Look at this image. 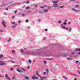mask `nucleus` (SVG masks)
<instances>
[{"instance_id":"obj_48","label":"nucleus","mask_w":80,"mask_h":80,"mask_svg":"<svg viewBox=\"0 0 80 80\" xmlns=\"http://www.w3.org/2000/svg\"><path fill=\"white\" fill-rule=\"evenodd\" d=\"M28 8H29V7H26V9H28Z\"/></svg>"},{"instance_id":"obj_26","label":"nucleus","mask_w":80,"mask_h":80,"mask_svg":"<svg viewBox=\"0 0 80 80\" xmlns=\"http://www.w3.org/2000/svg\"><path fill=\"white\" fill-rule=\"evenodd\" d=\"M7 78H8V80H11V79H10V78L9 77H8Z\"/></svg>"},{"instance_id":"obj_1","label":"nucleus","mask_w":80,"mask_h":80,"mask_svg":"<svg viewBox=\"0 0 80 80\" xmlns=\"http://www.w3.org/2000/svg\"><path fill=\"white\" fill-rule=\"evenodd\" d=\"M20 68H18V69H17V71L19 72V73H22L23 72V71L22 70H20Z\"/></svg>"},{"instance_id":"obj_16","label":"nucleus","mask_w":80,"mask_h":80,"mask_svg":"<svg viewBox=\"0 0 80 80\" xmlns=\"http://www.w3.org/2000/svg\"><path fill=\"white\" fill-rule=\"evenodd\" d=\"M63 78L65 79V80H67V78H66L64 76H62Z\"/></svg>"},{"instance_id":"obj_57","label":"nucleus","mask_w":80,"mask_h":80,"mask_svg":"<svg viewBox=\"0 0 80 80\" xmlns=\"http://www.w3.org/2000/svg\"><path fill=\"white\" fill-rule=\"evenodd\" d=\"M30 3V2H26V3Z\"/></svg>"},{"instance_id":"obj_40","label":"nucleus","mask_w":80,"mask_h":80,"mask_svg":"<svg viewBox=\"0 0 80 80\" xmlns=\"http://www.w3.org/2000/svg\"><path fill=\"white\" fill-rule=\"evenodd\" d=\"M70 1H72V2H74V1H75L76 0H70Z\"/></svg>"},{"instance_id":"obj_5","label":"nucleus","mask_w":80,"mask_h":80,"mask_svg":"<svg viewBox=\"0 0 80 80\" xmlns=\"http://www.w3.org/2000/svg\"><path fill=\"white\" fill-rule=\"evenodd\" d=\"M46 72H47V74H48V73H49V70H48V69L46 68Z\"/></svg>"},{"instance_id":"obj_43","label":"nucleus","mask_w":80,"mask_h":80,"mask_svg":"<svg viewBox=\"0 0 80 80\" xmlns=\"http://www.w3.org/2000/svg\"><path fill=\"white\" fill-rule=\"evenodd\" d=\"M17 11H14V13H17Z\"/></svg>"},{"instance_id":"obj_58","label":"nucleus","mask_w":80,"mask_h":80,"mask_svg":"<svg viewBox=\"0 0 80 80\" xmlns=\"http://www.w3.org/2000/svg\"><path fill=\"white\" fill-rule=\"evenodd\" d=\"M28 69H30V67H28Z\"/></svg>"},{"instance_id":"obj_53","label":"nucleus","mask_w":80,"mask_h":80,"mask_svg":"<svg viewBox=\"0 0 80 80\" xmlns=\"http://www.w3.org/2000/svg\"><path fill=\"white\" fill-rule=\"evenodd\" d=\"M78 73H79V74L80 75V71H78Z\"/></svg>"},{"instance_id":"obj_60","label":"nucleus","mask_w":80,"mask_h":80,"mask_svg":"<svg viewBox=\"0 0 80 80\" xmlns=\"http://www.w3.org/2000/svg\"><path fill=\"white\" fill-rule=\"evenodd\" d=\"M12 78H13V79L15 78V77H12Z\"/></svg>"},{"instance_id":"obj_13","label":"nucleus","mask_w":80,"mask_h":80,"mask_svg":"<svg viewBox=\"0 0 80 80\" xmlns=\"http://www.w3.org/2000/svg\"><path fill=\"white\" fill-rule=\"evenodd\" d=\"M12 52L13 53H15V50H12Z\"/></svg>"},{"instance_id":"obj_23","label":"nucleus","mask_w":80,"mask_h":80,"mask_svg":"<svg viewBox=\"0 0 80 80\" xmlns=\"http://www.w3.org/2000/svg\"><path fill=\"white\" fill-rule=\"evenodd\" d=\"M21 52L22 53H23V49H21Z\"/></svg>"},{"instance_id":"obj_47","label":"nucleus","mask_w":80,"mask_h":80,"mask_svg":"<svg viewBox=\"0 0 80 80\" xmlns=\"http://www.w3.org/2000/svg\"><path fill=\"white\" fill-rule=\"evenodd\" d=\"M18 23H21V21H19Z\"/></svg>"},{"instance_id":"obj_15","label":"nucleus","mask_w":80,"mask_h":80,"mask_svg":"<svg viewBox=\"0 0 80 80\" xmlns=\"http://www.w3.org/2000/svg\"><path fill=\"white\" fill-rule=\"evenodd\" d=\"M11 40H12V39L11 38H10L8 40V42H10V41H11Z\"/></svg>"},{"instance_id":"obj_24","label":"nucleus","mask_w":80,"mask_h":80,"mask_svg":"<svg viewBox=\"0 0 80 80\" xmlns=\"http://www.w3.org/2000/svg\"><path fill=\"white\" fill-rule=\"evenodd\" d=\"M5 77L7 78L8 77V76L7 75V74H6L5 75Z\"/></svg>"},{"instance_id":"obj_17","label":"nucleus","mask_w":80,"mask_h":80,"mask_svg":"<svg viewBox=\"0 0 80 80\" xmlns=\"http://www.w3.org/2000/svg\"><path fill=\"white\" fill-rule=\"evenodd\" d=\"M3 57V54H1L0 56V58H2Z\"/></svg>"},{"instance_id":"obj_7","label":"nucleus","mask_w":80,"mask_h":80,"mask_svg":"<svg viewBox=\"0 0 80 80\" xmlns=\"http://www.w3.org/2000/svg\"><path fill=\"white\" fill-rule=\"evenodd\" d=\"M78 7H79V5H76L75 7H74V8H78Z\"/></svg>"},{"instance_id":"obj_21","label":"nucleus","mask_w":80,"mask_h":80,"mask_svg":"<svg viewBox=\"0 0 80 80\" xmlns=\"http://www.w3.org/2000/svg\"><path fill=\"white\" fill-rule=\"evenodd\" d=\"M71 30H72V28H70L68 32H70V31H71Z\"/></svg>"},{"instance_id":"obj_25","label":"nucleus","mask_w":80,"mask_h":80,"mask_svg":"<svg viewBox=\"0 0 80 80\" xmlns=\"http://www.w3.org/2000/svg\"><path fill=\"white\" fill-rule=\"evenodd\" d=\"M2 25H3L4 27H6V25H5V24H3Z\"/></svg>"},{"instance_id":"obj_39","label":"nucleus","mask_w":80,"mask_h":80,"mask_svg":"<svg viewBox=\"0 0 80 80\" xmlns=\"http://www.w3.org/2000/svg\"><path fill=\"white\" fill-rule=\"evenodd\" d=\"M0 32H3V31L2 30H0Z\"/></svg>"},{"instance_id":"obj_37","label":"nucleus","mask_w":80,"mask_h":80,"mask_svg":"<svg viewBox=\"0 0 80 80\" xmlns=\"http://www.w3.org/2000/svg\"><path fill=\"white\" fill-rule=\"evenodd\" d=\"M62 28H64V29H65V28H66L65 27H62Z\"/></svg>"},{"instance_id":"obj_31","label":"nucleus","mask_w":80,"mask_h":80,"mask_svg":"<svg viewBox=\"0 0 80 80\" xmlns=\"http://www.w3.org/2000/svg\"><path fill=\"white\" fill-rule=\"evenodd\" d=\"M67 21H68V20H67V19H66L65 20V22H64L65 23L66 22H67Z\"/></svg>"},{"instance_id":"obj_2","label":"nucleus","mask_w":80,"mask_h":80,"mask_svg":"<svg viewBox=\"0 0 80 80\" xmlns=\"http://www.w3.org/2000/svg\"><path fill=\"white\" fill-rule=\"evenodd\" d=\"M39 78H41L40 79V80H44V79H45V78H47V77H39Z\"/></svg>"},{"instance_id":"obj_3","label":"nucleus","mask_w":80,"mask_h":80,"mask_svg":"<svg viewBox=\"0 0 80 80\" xmlns=\"http://www.w3.org/2000/svg\"><path fill=\"white\" fill-rule=\"evenodd\" d=\"M72 10H75V11H76V12H78L79 11H80L79 10H77L73 8H72Z\"/></svg>"},{"instance_id":"obj_49","label":"nucleus","mask_w":80,"mask_h":80,"mask_svg":"<svg viewBox=\"0 0 80 80\" xmlns=\"http://www.w3.org/2000/svg\"><path fill=\"white\" fill-rule=\"evenodd\" d=\"M58 7V6H54V7Z\"/></svg>"},{"instance_id":"obj_30","label":"nucleus","mask_w":80,"mask_h":80,"mask_svg":"<svg viewBox=\"0 0 80 80\" xmlns=\"http://www.w3.org/2000/svg\"><path fill=\"white\" fill-rule=\"evenodd\" d=\"M43 62H44V63H45L46 64V63H47V62H46L45 61H43Z\"/></svg>"},{"instance_id":"obj_4","label":"nucleus","mask_w":80,"mask_h":80,"mask_svg":"<svg viewBox=\"0 0 80 80\" xmlns=\"http://www.w3.org/2000/svg\"><path fill=\"white\" fill-rule=\"evenodd\" d=\"M25 79H26V80H29V77L28 76H26L25 78Z\"/></svg>"},{"instance_id":"obj_61","label":"nucleus","mask_w":80,"mask_h":80,"mask_svg":"<svg viewBox=\"0 0 80 80\" xmlns=\"http://www.w3.org/2000/svg\"><path fill=\"white\" fill-rule=\"evenodd\" d=\"M78 54H79V55H80V52H78Z\"/></svg>"},{"instance_id":"obj_51","label":"nucleus","mask_w":80,"mask_h":80,"mask_svg":"<svg viewBox=\"0 0 80 80\" xmlns=\"http://www.w3.org/2000/svg\"><path fill=\"white\" fill-rule=\"evenodd\" d=\"M3 65V63H0V65Z\"/></svg>"},{"instance_id":"obj_34","label":"nucleus","mask_w":80,"mask_h":80,"mask_svg":"<svg viewBox=\"0 0 80 80\" xmlns=\"http://www.w3.org/2000/svg\"><path fill=\"white\" fill-rule=\"evenodd\" d=\"M78 62H79L78 61H76L75 62V63H78Z\"/></svg>"},{"instance_id":"obj_29","label":"nucleus","mask_w":80,"mask_h":80,"mask_svg":"<svg viewBox=\"0 0 80 80\" xmlns=\"http://www.w3.org/2000/svg\"><path fill=\"white\" fill-rule=\"evenodd\" d=\"M40 7L41 8H44V7Z\"/></svg>"},{"instance_id":"obj_9","label":"nucleus","mask_w":80,"mask_h":80,"mask_svg":"<svg viewBox=\"0 0 80 80\" xmlns=\"http://www.w3.org/2000/svg\"><path fill=\"white\" fill-rule=\"evenodd\" d=\"M69 74H70V75H75L76 76H77V77H78V76L77 75L74 74H71L70 73H69Z\"/></svg>"},{"instance_id":"obj_35","label":"nucleus","mask_w":80,"mask_h":80,"mask_svg":"<svg viewBox=\"0 0 80 80\" xmlns=\"http://www.w3.org/2000/svg\"><path fill=\"white\" fill-rule=\"evenodd\" d=\"M12 24H15V22H12Z\"/></svg>"},{"instance_id":"obj_50","label":"nucleus","mask_w":80,"mask_h":80,"mask_svg":"<svg viewBox=\"0 0 80 80\" xmlns=\"http://www.w3.org/2000/svg\"><path fill=\"white\" fill-rule=\"evenodd\" d=\"M46 38H43V40H46Z\"/></svg>"},{"instance_id":"obj_52","label":"nucleus","mask_w":80,"mask_h":80,"mask_svg":"<svg viewBox=\"0 0 80 80\" xmlns=\"http://www.w3.org/2000/svg\"><path fill=\"white\" fill-rule=\"evenodd\" d=\"M45 31H48V30L47 29H45Z\"/></svg>"},{"instance_id":"obj_64","label":"nucleus","mask_w":80,"mask_h":80,"mask_svg":"<svg viewBox=\"0 0 80 80\" xmlns=\"http://www.w3.org/2000/svg\"><path fill=\"white\" fill-rule=\"evenodd\" d=\"M78 51H79V52H80V49H79V50H78Z\"/></svg>"},{"instance_id":"obj_45","label":"nucleus","mask_w":80,"mask_h":80,"mask_svg":"<svg viewBox=\"0 0 80 80\" xmlns=\"http://www.w3.org/2000/svg\"><path fill=\"white\" fill-rule=\"evenodd\" d=\"M58 23H61V21H58Z\"/></svg>"},{"instance_id":"obj_38","label":"nucleus","mask_w":80,"mask_h":80,"mask_svg":"<svg viewBox=\"0 0 80 80\" xmlns=\"http://www.w3.org/2000/svg\"><path fill=\"white\" fill-rule=\"evenodd\" d=\"M63 25H67V23H65V22H64L63 23Z\"/></svg>"},{"instance_id":"obj_18","label":"nucleus","mask_w":80,"mask_h":80,"mask_svg":"<svg viewBox=\"0 0 80 80\" xmlns=\"http://www.w3.org/2000/svg\"><path fill=\"white\" fill-rule=\"evenodd\" d=\"M36 72L37 75H38V76H39V75H38V72L37 71H36Z\"/></svg>"},{"instance_id":"obj_27","label":"nucleus","mask_w":80,"mask_h":80,"mask_svg":"<svg viewBox=\"0 0 80 80\" xmlns=\"http://www.w3.org/2000/svg\"><path fill=\"white\" fill-rule=\"evenodd\" d=\"M35 78H36V79H38V77H35Z\"/></svg>"},{"instance_id":"obj_46","label":"nucleus","mask_w":80,"mask_h":80,"mask_svg":"<svg viewBox=\"0 0 80 80\" xmlns=\"http://www.w3.org/2000/svg\"><path fill=\"white\" fill-rule=\"evenodd\" d=\"M43 74L44 75H45V74H46V72H44Z\"/></svg>"},{"instance_id":"obj_28","label":"nucleus","mask_w":80,"mask_h":80,"mask_svg":"<svg viewBox=\"0 0 80 80\" xmlns=\"http://www.w3.org/2000/svg\"><path fill=\"white\" fill-rule=\"evenodd\" d=\"M32 79H35V77L33 76L32 77Z\"/></svg>"},{"instance_id":"obj_11","label":"nucleus","mask_w":80,"mask_h":80,"mask_svg":"<svg viewBox=\"0 0 80 80\" xmlns=\"http://www.w3.org/2000/svg\"><path fill=\"white\" fill-rule=\"evenodd\" d=\"M59 8H64V6H59Z\"/></svg>"},{"instance_id":"obj_6","label":"nucleus","mask_w":80,"mask_h":80,"mask_svg":"<svg viewBox=\"0 0 80 80\" xmlns=\"http://www.w3.org/2000/svg\"><path fill=\"white\" fill-rule=\"evenodd\" d=\"M2 24H4V23H6V22L4 21L3 20H2Z\"/></svg>"},{"instance_id":"obj_22","label":"nucleus","mask_w":80,"mask_h":80,"mask_svg":"<svg viewBox=\"0 0 80 80\" xmlns=\"http://www.w3.org/2000/svg\"><path fill=\"white\" fill-rule=\"evenodd\" d=\"M22 70H24V71H26V69H24L23 68H22Z\"/></svg>"},{"instance_id":"obj_41","label":"nucleus","mask_w":80,"mask_h":80,"mask_svg":"<svg viewBox=\"0 0 80 80\" xmlns=\"http://www.w3.org/2000/svg\"><path fill=\"white\" fill-rule=\"evenodd\" d=\"M41 19H38V22H40V21H41Z\"/></svg>"},{"instance_id":"obj_32","label":"nucleus","mask_w":80,"mask_h":80,"mask_svg":"<svg viewBox=\"0 0 80 80\" xmlns=\"http://www.w3.org/2000/svg\"><path fill=\"white\" fill-rule=\"evenodd\" d=\"M13 68H11L10 69L11 70H13Z\"/></svg>"},{"instance_id":"obj_20","label":"nucleus","mask_w":80,"mask_h":80,"mask_svg":"<svg viewBox=\"0 0 80 80\" xmlns=\"http://www.w3.org/2000/svg\"><path fill=\"white\" fill-rule=\"evenodd\" d=\"M11 62L12 63H15V61H11Z\"/></svg>"},{"instance_id":"obj_10","label":"nucleus","mask_w":80,"mask_h":80,"mask_svg":"<svg viewBox=\"0 0 80 80\" xmlns=\"http://www.w3.org/2000/svg\"><path fill=\"white\" fill-rule=\"evenodd\" d=\"M43 12H48V10H44L43 11Z\"/></svg>"},{"instance_id":"obj_12","label":"nucleus","mask_w":80,"mask_h":80,"mask_svg":"<svg viewBox=\"0 0 80 80\" xmlns=\"http://www.w3.org/2000/svg\"><path fill=\"white\" fill-rule=\"evenodd\" d=\"M29 62L30 63H32V61L30 59L29 60Z\"/></svg>"},{"instance_id":"obj_56","label":"nucleus","mask_w":80,"mask_h":80,"mask_svg":"<svg viewBox=\"0 0 80 80\" xmlns=\"http://www.w3.org/2000/svg\"><path fill=\"white\" fill-rule=\"evenodd\" d=\"M15 26H12V28H15Z\"/></svg>"},{"instance_id":"obj_63","label":"nucleus","mask_w":80,"mask_h":80,"mask_svg":"<svg viewBox=\"0 0 80 80\" xmlns=\"http://www.w3.org/2000/svg\"><path fill=\"white\" fill-rule=\"evenodd\" d=\"M39 13H42L41 11H39Z\"/></svg>"},{"instance_id":"obj_36","label":"nucleus","mask_w":80,"mask_h":80,"mask_svg":"<svg viewBox=\"0 0 80 80\" xmlns=\"http://www.w3.org/2000/svg\"><path fill=\"white\" fill-rule=\"evenodd\" d=\"M15 16H13L12 17V18H15Z\"/></svg>"},{"instance_id":"obj_42","label":"nucleus","mask_w":80,"mask_h":80,"mask_svg":"<svg viewBox=\"0 0 80 80\" xmlns=\"http://www.w3.org/2000/svg\"><path fill=\"white\" fill-rule=\"evenodd\" d=\"M26 22H28V20H26Z\"/></svg>"},{"instance_id":"obj_62","label":"nucleus","mask_w":80,"mask_h":80,"mask_svg":"<svg viewBox=\"0 0 80 80\" xmlns=\"http://www.w3.org/2000/svg\"><path fill=\"white\" fill-rule=\"evenodd\" d=\"M77 79H76V78H75L74 79V80H77Z\"/></svg>"},{"instance_id":"obj_44","label":"nucleus","mask_w":80,"mask_h":80,"mask_svg":"<svg viewBox=\"0 0 80 80\" xmlns=\"http://www.w3.org/2000/svg\"><path fill=\"white\" fill-rule=\"evenodd\" d=\"M78 49H75V51H78Z\"/></svg>"},{"instance_id":"obj_54","label":"nucleus","mask_w":80,"mask_h":80,"mask_svg":"<svg viewBox=\"0 0 80 80\" xmlns=\"http://www.w3.org/2000/svg\"><path fill=\"white\" fill-rule=\"evenodd\" d=\"M68 28H66V30H68Z\"/></svg>"},{"instance_id":"obj_55","label":"nucleus","mask_w":80,"mask_h":80,"mask_svg":"<svg viewBox=\"0 0 80 80\" xmlns=\"http://www.w3.org/2000/svg\"><path fill=\"white\" fill-rule=\"evenodd\" d=\"M4 15H7V13H4Z\"/></svg>"},{"instance_id":"obj_33","label":"nucleus","mask_w":80,"mask_h":80,"mask_svg":"<svg viewBox=\"0 0 80 80\" xmlns=\"http://www.w3.org/2000/svg\"><path fill=\"white\" fill-rule=\"evenodd\" d=\"M53 5H57V3L53 4Z\"/></svg>"},{"instance_id":"obj_19","label":"nucleus","mask_w":80,"mask_h":80,"mask_svg":"<svg viewBox=\"0 0 80 80\" xmlns=\"http://www.w3.org/2000/svg\"><path fill=\"white\" fill-rule=\"evenodd\" d=\"M67 59H68V60H72V59L71 58H67Z\"/></svg>"},{"instance_id":"obj_59","label":"nucleus","mask_w":80,"mask_h":80,"mask_svg":"<svg viewBox=\"0 0 80 80\" xmlns=\"http://www.w3.org/2000/svg\"><path fill=\"white\" fill-rule=\"evenodd\" d=\"M61 26H62V27H63V24H62L61 25Z\"/></svg>"},{"instance_id":"obj_8","label":"nucleus","mask_w":80,"mask_h":80,"mask_svg":"<svg viewBox=\"0 0 80 80\" xmlns=\"http://www.w3.org/2000/svg\"><path fill=\"white\" fill-rule=\"evenodd\" d=\"M58 1H57V2L52 1V3H58Z\"/></svg>"},{"instance_id":"obj_14","label":"nucleus","mask_w":80,"mask_h":80,"mask_svg":"<svg viewBox=\"0 0 80 80\" xmlns=\"http://www.w3.org/2000/svg\"><path fill=\"white\" fill-rule=\"evenodd\" d=\"M11 40H12V39L11 38H10L8 40V42H10V41H11Z\"/></svg>"}]
</instances>
